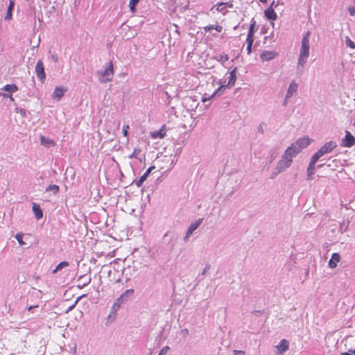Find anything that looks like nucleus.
Instances as JSON below:
<instances>
[{
	"label": "nucleus",
	"instance_id": "c756f323",
	"mask_svg": "<svg viewBox=\"0 0 355 355\" xmlns=\"http://www.w3.org/2000/svg\"><path fill=\"white\" fill-rule=\"evenodd\" d=\"M229 60V56L227 53H222L220 55L219 61L222 63H225Z\"/></svg>",
	"mask_w": 355,
	"mask_h": 355
},
{
	"label": "nucleus",
	"instance_id": "412c9836",
	"mask_svg": "<svg viewBox=\"0 0 355 355\" xmlns=\"http://www.w3.org/2000/svg\"><path fill=\"white\" fill-rule=\"evenodd\" d=\"M3 89L6 92L13 93L18 90V87L15 84L6 85L4 86Z\"/></svg>",
	"mask_w": 355,
	"mask_h": 355
},
{
	"label": "nucleus",
	"instance_id": "b1692460",
	"mask_svg": "<svg viewBox=\"0 0 355 355\" xmlns=\"http://www.w3.org/2000/svg\"><path fill=\"white\" fill-rule=\"evenodd\" d=\"M134 293V291L132 289H128L125 291L124 293H123L117 300L116 302H119L123 300V298L129 295H132Z\"/></svg>",
	"mask_w": 355,
	"mask_h": 355
},
{
	"label": "nucleus",
	"instance_id": "2eb2a0df",
	"mask_svg": "<svg viewBox=\"0 0 355 355\" xmlns=\"http://www.w3.org/2000/svg\"><path fill=\"white\" fill-rule=\"evenodd\" d=\"M33 211L35 214V216L37 220L40 219L43 216V212L40 205L37 203L33 204Z\"/></svg>",
	"mask_w": 355,
	"mask_h": 355
},
{
	"label": "nucleus",
	"instance_id": "09e8293b",
	"mask_svg": "<svg viewBox=\"0 0 355 355\" xmlns=\"http://www.w3.org/2000/svg\"><path fill=\"white\" fill-rule=\"evenodd\" d=\"M10 98L11 101H14V98H12V96L11 95L10 96Z\"/></svg>",
	"mask_w": 355,
	"mask_h": 355
},
{
	"label": "nucleus",
	"instance_id": "79ce46f5",
	"mask_svg": "<svg viewBox=\"0 0 355 355\" xmlns=\"http://www.w3.org/2000/svg\"><path fill=\"white\" fill-rule=\"evenodd\" d=\"M155 167L154 166H151L150 167H149L148 169H147V172L150 174L151 173V171L155 169Z\"/></svg>",
	"mask_w": 355,
	"mask_h": 355
},
{
	"label": "nucleus",
	"instance_id": "a211bd4d",
	"mask_svg": "<svg viewBox=\"0 0 355 355\" xmlns=\"http://www.w3.org/2000/svg\"><path fill=\"white\" fill-rule=\"evenodd\" d=\"M203 28L206 33L209 32L213 29H214L215 31H216L218 33H220L223 29V26L219 24L207 26H205Z\"/></svg>",
	"mask_w": 355,
	"mask_h": 355
},
{
	"label": "nucleus",
	"instance_id": "20e7f679",
	"mask_svg": "<svg viewBox=\"0 0 355 355\" xmlns=\"http://www.w3.org/2000/svg\"><path fill=\"white\" fill-rule=\"evenodd\" d=\"M311 144V139L309 137H304L300 138L295 143L292 144L288 148H293L294 151L296 152V155L301 151L302 149L306 148Z\"/></svg>",
	"mask_w": 355,
	"mask_h": 355
},
{
	"label": "nucleus",
	"instance_id": "6e6552de",
	"mask_svg": "<svg viewBox=\"0 0 355 355\" xmlns=\"http://www.w3.org/2000/svg\"><path fill=\"white\" fill-rule=\"evenodd\" d=\"M278 53L274 51H264L260 53V58L263 62L269 61L275 58Z\"/></svg>",
	"mask_w": 355,
	"mask_h": 355
},
{
	"label": "nucleus",
	"instance_id": "cd10ccee",
	"mask_svg": "<svg viewBox=\"0 0 355 355\" xmlns=\"http://www.w3.org/2000/svg\"><path fill=\"white\" fill-rule=\"evenodd\" d=\"M46 191H51L54 193H57L59 191V187L55 184H51L46 188Z\"/></svg>",
	"mask_w": 355,
	"mask_h": 355
},
{
	"label": "nucleus",
	"instance_id": "e433bc0d",
	"mask_svg": "<svg viewBox=\"0 0 355 355\" xmlns=\"http://www.w3.org/2000/svg\"><path fill=\"white\" fill-rule=\"evenodd\" d=\"M140 153L139 149H134L132 155L130 156V157H137V155Z\"/></svg>",
	"mask_w": 355,
	"mask_h": 355
},
{
	"label": "nucleus",
	"instance_id": "3c124183",
	"mask_svg": "<svg viewBox=\"0 0 355 355\" xmlns=\"http://www.w3.org/2000/svg\"><path fill=\"white\" fill-rule=\"evenodd\" d=\"M3 96H8L7 94H3Z\"/></svg>",
	"mask_w": 355,
	"mask_h": 355
},
{
	"label": "nucleus",
	"instance_id": "473e14b6",
	"mask_svg": "<svg viewBox=\"0 0 355 355\" xmlns=\"http://www.w3.org/2000/svg\"><path fill=\"white\" fill-rule=\"evenodd\" d=\"M346 44L351 49H355V43L348 37L346 40Z\"/></svg>",
	"mask_w": 355,
	"mask_h": 355
},
{
	"label": "nucleus",
	"instance_id": "423d86ee",
	"mask_svg": "<svg viewBox=\"0 0 355 355\" xmlns=\"http://www.w3.org/2000/svg\"><path fill=\"white\" fill-rule=\"evenodd\" d=\"M337 146L336 143L333 141H328L325 143L319 150L318 151L322 155L331 153L334 148Z\"/></svg>",
	"mask_w": 355,
	"mask_h": 355
},
{
	"label": "nucleus",
	"instance_id": "0eeeda50",
	"mask_svg": "<svg viewBox=\"0 0 355 355\" xmlns=\"http://www.w3.org/2000/svg\"><path fill=\"white\" fill-rule=\"evenodd\" d=\"M355 144V137L349 132L346 131L345 137L343 139L342 146L347 148H350Z\"/></svg>",
	"mask_w": 355,
	"mask_h": 355
},
{
	"label": "nucleus",
	"instance_id": "39448f33",
	"mask_svg": "<svg viewBox=\"0 0 355 355\" xmlns=\"http://www.w3.org/2000/svg\"><path fill=\"white\" fill-rule=\"evenodd\" d=\"M35 71L37 78L41 80L42 83H44L46 79V73L44 71V64L41 60H39L37 62Z\"/></svg>",
	"mask_w": 355,
	"mask_h": 355
},
{
	"label": "nucleus",
	"instance_id": "a19ab883",
	"mask_svg": "<svg viewBox=\"0 0 355 355\" xmlns=\"http://www.w3.org/2000/svg\"><path fill=\"white\" fill-rule=\"evenodd\" d=\"M252 45H247V53L248 54H250L252 53Z\"/></svg>",
	"mask_w": 355,
	"mask_h": 355
},
{
	"label": "nucleus",
	"instance_id": "58836bf2",
	"mask_svg": "<svg viewBox=\"0 0 355 355\" xmlns=\"http://www.w3.org/2000/svg\"><path fill=\"white\" fill-rule=\"evenodd\" d=\"M340 355H355V349L349 350V352L341 353Z\"/></svg>",
	"mask_w": 355,
	"mask_h": 355
},
{
	"label": "nucleus",
	"instance_id": "2f4dec72",
	"mask_svg": "<svg viewBox=\"0 0 355 355\" xmlns=\"http://www.w3.org/2000/svg\"><path fill=\"white\" fill-rule=\"evenodd\" d=\"M146 179L147 178L144 175H142L139 180L136 182V185L137 187H140Z\"/></svg>",
	"mask_w": 355,
	"mask_h": 355
},
{
	"label": "nucleus",
	"instance_id": "393cba45",
	"mask_svg": "<svg viewBox=\"0 0 355 355\" xmlns=\"http://www.w3.org/2000/svg\"><path fill=\"white\" fill-rule=\"evenodd\" d=\"M323 156L318 150L311 157V163L315 164L319 158Z\"/></svg>",
	"mask_w": 355,
	"mask_h": 355
},
{
	"label": "nucleus",
	"instance_id": "1a4fd4ad",
	"mask_svg": "<svg viewBox=\"0 0 355 355\" xmlns=\"http://www.w3.org/2000/svg\"><path fill=\"white\" fill-rule=\"evenodd\" d=\"M297 87L298 85L294 80L291 83L286 95L284 104H286L288 99L290 98L293 94L296 92Z\"/></svg>",
	"mask_w": 355,
	"mask_h": 355
},
{
	"label": "nucleus",
	"instance_id": "f704fd0d",
	"mask_svg": "<svg viewBox=\"0 0 355 355\" xmlns=\"http://www.w3.org/2000/svg\"><path fill=\"white\" fill-rule=\"evenodd\" d=\"M170 347L168 346H166L159 351L158 355H166Z\"/></svg>",
	"mask_w": 355,
	"mask_h": 355
},
{
	"label": "nucleus",
	"instance_id": "4c0bfd02",
	"mask_svg": "<svg viewBox=\"0 0 355 355\" xmlns=\"http://www.w3.org/2000/svg\"><path fill=\"white\" fill-rule=\"evenodd\" d=\"M245 352L243 350H234V355H245Z\"/></svg>",
	"mask_w": 355,
	"mask_h": 355
},
{
	"label": "nucleus",
	"instance_id": "7ed1b4c3",
	"mask_svg": "<svg viewBox=\"0 0 355 355\" xmlns=\"http://www.w3.org/2000/svg\"><path fill=\"white\" fill-rule=\"evenodd\" d=\"M98 74L99 80L101 83H107L111 81L114 75V67L112 62L110 61L108 64V66L104 70L99 71Z\"/></svg>",
	"mask_w": 355,
	"mask_h": 355
},
{
	"label": "nucleus",
	"instance_id": "f03ea898",
	"mask_svg": "<svg viewBox=\"0 0 355 355\" xmlns=\"http://www.w3.org/2000/svg\"><path fill=\"white\" fill-rule=\"evenodd\" d=\"M311 33L310 31H307L303 36L302 39V44L300 48V55L298 58L297 64L298 65L303 67L307 58L309 56V37Z\"/></svg>",
	"mask_w": 355,
	"mask_h": 355
},
{
	"label": "nucleus",
	"instance_id": "bb28decb",
	"mask_svg": "<svg viewBox=\"0 0 355 355\" xmlns=\"http://www.w3.org/2000/svg\"><path fill=\"white\" fill-rule=\"evenodd\" d=\"M226 3H220L217 5L216 10L218 12H222L223 14L226 12Z\"/></svg>",
	"mask_w": 355,
	"mask_h": 355
},
{
	"label": "nucleus",
	"instance_id": "a18cd8bd",
	"mask_svg": "<svg viewBox=\"0 0 355 355\" xmlns=\"http://www.w3.org/2000/svg\"><path fill=\"white\" fill-rule=\"evenodd\" d=\"M275 6V1H273L271 3V4H270V6L269 7H272V8H273V6Z\"/></svg>",
	"mask_w": 355,
	"mask_h": 355
},
{
	"label": "nucleus",
	"instance_id": "f257e3e1",
	"mask_svg": "<svg viewBox=\"0 0 355 355\" xmlns=\"http://www.w3.org/2000/svg\"><path fill=\"white\" fill-rule=\"evenodd\" d=\"M296 152L293 148H287L284 153L281 159L278 162L276 171L277 173H279L288 168L293 162V158L296 156Z\"/></svg>",
	"mask_w": 355,
	"mask_h": 355
},
{
	"label": "nucleus",
	"instance_id": "4be33fe9",
	"mask_svg": "<svg viewBox=\"0 0 355 355\" xmlns=\"http://www.w3.org/2000/svg\"><path fill=\"white\" fill-rule=\"evenodd\" d=\"M315 165L314 164H312V163H309V165L307 168V177L309 180H311L312 178V175L314 173L315 171Z\"/></svg>",
	"mask_w": 355,
	"mask_h": 355
},
{
	"label": "nucleus",
	"instance_id": "ddd939ff",
	"mask_svg": "<svg viewBox=\"0 0 355 355\" xmlns=\"http://www.w3.org/2000/svg\"><path fill=\"white\" fill-rule=\"evenodd\" d=\"M265 17L270 20H275L277 18V13L275 12L274 8L272 7H268L264 11Z\"/></svg>",
	"mask_w": 355,
	"mask_h": 355
},
{
	"label": "nucleus",
	"instance_id": "ea45409f",
	"mask_svg": "<svg viewBox=\"0 0 355 355\" xmlns=\"http://www.w3.org/2000/svg\"><path fill=\"white\" fill-rule=\"evenodd\" d=\"M349 13H350V15L352 16L354 15V14H355V8H353V7L349 8Z\"/></svg>",
	"mask_w": 355,
	"mask_h": 355
},
{
	"label": "nucleus",
	"instance_id": "f8f14e48",
	"mask_svg": "<svg viewBox=\"0 0 355 355\" xmlns=\"http://www.w3.org/2000/svg\"><path fill=\"white\" fill-rule=\"evenodd\" d=\"M202 220L203 218H199L195 223H193L190 225L186 234V238L189 237L193 234V231H195L200 226Z\"/></svg>",
	"mask_w": 355,
	"mask_h": 355
},
{
	"label": "nucleus",
	"instance_id": "49530a36",
	"mask_svg": "<svg viewBox=\"0 0 355 355\" xmlns=\"http://www.w3.org/2000/svg\"><path fill=\"white\" fill-rule=\"evenodd\" d=\"M77 303V300L76 301L75 304H73L71 307L69 308V310H71L73 306H75V304Z\"/></svg>",
	"mask_w": 355,
	"mask_h": 355
},
{
	"label": "nucleus",
	"instance_id": "7c9ffc66",
	"mask_svg": "<svg viewBox=\"0 0 355 355\" xmlns=\"http://www.w3.org/2000/svg\"><path fill=\"white\" fill-rule=\"evenodd\" d=\"M15 238L21 245H23L25 244V243L23 241V234H21V233L17 234L15 236Z\"/></svg>",
	"mask_w": 355,
	"mask_h": 355
},
{
	"label": "nucleus",
	"instance_id": "5701e85b",
	"mask_svg": "<svg viewBox=\"0 0 355 355\" xmlns=\"http://www.w3.org/2000/svg\"><path fill=\"white\" fill-rule=\"evenodd\" d=\"M69 262L67 261H62L60 262L56 267L52 271V273L53 274H55V272H57V271L65 268V267H67L69 266Z\"/></svg>",
	"mask_w": 355,
	"mask_h": 355
},
{
	"label": "nucleus",
	"instance_id": "dca6fc26",
	"mask_svg": "<svg viewBox=\"0 0 355 355\" xmlns=\"http://www.w3.org/2000/svg\"><path fill=\"white\" fill-rule=\"evenodd\" d=\"M288 347H289L288 342L285 339H282L280 341L279 344L278 345H277V348L278 349V350L280 352H284L287 351L288 349Z\"/></svg>",
	"mask_w": 355,
	"mask_h": 355
},
{
	"label": "nucleus",
	"instance_id": "de8ad7c7",
	"mask_svg": "<svg viewBox=\"0 0 355 355\" xmlns=\"http://www.w3.org/2000/svg\"><path fill=\"white\" fill-rule=\"evenodd\" d=\"M259 1L261 3H266L267 1V0H259Z\"/></svg>",
	"mask_w": 355,
	"mask_h": 355
},
{
	"label": "nucleus",
	"instance_id": "72a5a7b5",
	"mask_svg": "<svg viewBox=\"0 0 355 355\" xmlns=\"http://www.w3.org/2000/svg\"><path fill=\"white\" fill-rule=\"evenodd\" d=\"M254 40V36L247 35V38H246L247 45H252Z\"/></svg>",
	"mask_w": 355,
	"mask_h": 355
},
{
	"label": "nucleus",
	"instance_id": "aec40b11",
	"mask_svg": "<svg viewBox=\"0 0 355 355\" xmlns=\"http://www.w3.org/2000/svg\"><path fill=\"white\" fill-rule=\"evenodd\" d=\"M236 79V69H234L230 73L228 85L233 86L235 83Z\"/></svg>",
	"mask_w": 355,
	"mask_h": 355
},
{
	"label": "nucleus",
	"instance_id": "c85d7f7f",
	"mask_svg": "<svg viewBox=\"0 0 355 355\" xmlns=\"http://www.w3.org/2000/svg\"><path fill=\"white\" fill-rule=\"evenodd\" d=\"M254 26H255V21H253L249 28L248 35V36H254Z\"/></svg>",
	"mask_w": 355,
	"mask_h": 355
},
{
	"label": "nucleus",
	"instance_id": "4468645a",
	"mask_svg": "<svg viewBox=\"0 0 355 355\" xmlns=\"http://www.w3.org/2000/svg\"><path fill=\"white\" fill-rule=\"evenodd\" d=\"M340 257L338 253H334L329 261V266L331 268H335L337 266V263L340 261Z\"/></svg>",
	"mask_w": 355,
	"mask_h": 355
},
{
	"label": "nucleus",
	"instance_id": "6ab92c4d",
	"mask_svg": "<svg viewBox=\"0 0 355 355\" xmlns=\"http://www.w3.org/2000/svg\"><path fill=\"white\" fill-rule=\"evenodd\" d=\"M40 140L41 144L46 147L53 146L55 145V143L52 139L49 138H46L44 136L41 137Z\"/></svg>",
	"mask_w": 355,
	"mask_h": 355
},
{
	"label": "nucleus",
	"instance_id": "c9c22d12",
	"mask_svg": "<svg viewBox=\"0 0 355 355\" xmlns=\"http://www.w3.org/2000/svg\"><path fill=\"white\" fill-rule=\"evenodd\" d=\"M129 128H130L129 125H123V134L124 137H128V130Z\"/></svg>",
	"mask_w": 355,
	"mask_h": 355
},
{
	"label": "nucleus",
	"instance_id": "37998d69",
	"mask_svg": "<svg viewBox=\"0 0 355 355\" xmlns=\"http://www.w3.org/2000/svg\"><path fill=\"white\" fill-rule=\"evenodd\" d=\"M35 307H37V306H30L28 308V311H31L32 309L35 308Z\"/></svg>",
	"mask_w": 355,
	"mask_h": 355
},
{
	"label": "nucleus",
	"instance_id": "a878e982",
	"mask_svg": "<svg viewBox=\"0 0 355 355\" xmlns=\"http://www.w3.org/2000/svg\"><path fill=\"white\" fill-rule=\"evenodd\" d=\"M140 0H130L129 7L132 12H135V7Z\"/></svg>",
	"mask_w": 355,
	"mask_h": 355
},
{
	"label": "nucleus",
	"instance_id": "c03bdc74",
	"mask_svg": "<svg viewBox=\"0 0 355 355\" xmlns=\"http://www.w3.org/2000/svg\"><path fill=\"white\" fill-rule=\"evenodd\" d=\"M143 175H144L146 178H148L149 173L147 171H146Z\"/></svg>",
	"mask_w": 355,
	"mask_h": 355
},
{
	"label": "nucleus",
	"instance_id": "8fccbe9b",
	"mask_svg": "<svg viewBox=\"0 0 355 355\" xmlns=\"http://www.w3.org/2000/svg\"><path fill=\"white\" fill-rule=\"evenodd\" d=\"M206 100H207V99H206L205 98H204L202 99V101H203V102H205Z\"/></svg>",
	"mask_w": 355,
	"mask_h": 355
},
{
	"label": "nucleus",
	"instance_id": "9d476101",
	"mask_svg": "<svg viewBox=\"0 0 355 355\" xmlns=\"http://www.w3.org/2000/svg\"><path fill=\"white\" fill-rule=\"evenodd\" d=\"M67 92V89L62 87H56L53 91L52 94V98L60 101L61 98L64 96V93Z\"/></svg>",
	"mask_w": 355,
	"mask_h": 355
},
{
	"label": "nucleus",
	"instance_id": "9b49d317",
	"mask_svg": "<svg viewBox=\"0 0 355 355\" xmlns=\"http://www.w3.org/2000/svg\"><path fill=\"white\" fill-rule=\"evenodd\" d=\"M166 136V125H163L158 131L152 132L150 137L152 139H163Z\"/></svg>",
	"mask_w": 355,
	"mask_h": 355
},
{
	"label": "nucleus",
	"instance_id": "f3484780",
	"mask_svg": "<svg viewBox=\"0 0 355 355\" xmlns=\"http://www.w3.org/2000/svg\"><path fill=\"white\" fill-rule=\"evenodd\" d=\"M15 6V0H10L9 6L8 7L7 13L5 17L6 20H10L12 19V12Z\"/></svg>",
	"mask_w": 355,
	"mask_h": 355
}]
</instances>
